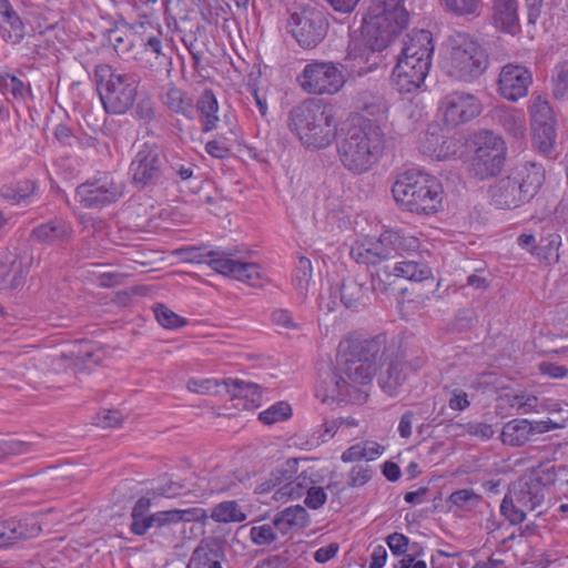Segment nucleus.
Returning a JSON list of instances; mask_svg holds the SVG:
<instances>
[{"instance_id":"obj_1","label":"nucleus","mask_w":568,"mask_h":568,"mask_svg":"<svg viewBox=\"0 0 568 568\" xmlns=\"http://www.w3.org/2000/svg\"><path fill=\"white\" fill-rule=\"evenodd\" d=\"M385 351V334L348 343L339 355L338 367L327 373L316 386V397L323 403H365L368 397L366 386L376 371L375 361Z\"/></svg>"},{"instance_id":"obj_2","label":"nucleus","mask_w":568,"mask_h":568,"mask_svg":"<svg viewBox=\"0 0 568 568\" xmlns=\"http://www.w3.org/2000/svg\"><path fill=\"white\" fill-rule=\"evenodd\" d=\"M363 22V43L355 42L348 55L369 62V52L374 54L386 49L407 27L408 12L403 0H373Z\"/></svg>"},{"instance_id":"obj_3","label":"nucleus","mask_w":568,"mask_h":568,"mask_svg":"<svg viewBox=\"0 0 568 568\" xmlns=\"http://www.w3.org/2000/svg\"><path fill=\"white\" fill-rule=\"evenodd\" d=\"M386 148V134L376 120L357 116L337 144V154L345 170L364 174L378 163Z\"/></svg>"},{"instance_id":"obj_4","label":"nucleus","mask_w":568,"mask_h":568,"mask_svg":"<svg viewBox=\"0 0 568 568\" xmlns=\"http://www.w3.org/2000/svg\"><path fill=\"white\" fill-rule=\"evenodd\" d=\"M288 128L306 149L320 150L335 140L337 121L331 105L307 99L290 111Z\"/></svg>"},{"instance_id":"obj_5","label":"nucleus","mask_w":568,"mask_h":568,"mask_svg":"<svg viewBox=\"0 0 568 568\" xmlns=\"http://www.w3.org/2000/svg\"><path fill=\"white\" fill-rule=\"evenodd\" d=\"M434 53L433 36L427 30H416L406 36L392 79L400 93H410L424 83Z\"/></svg>"},{"instance_id":"obj_6","label":"nucleus","mask_w":568,"mask_h":568,"mask_svg":"<svg viewBox=\"0 0 568 568\" xmlns=\"http://www.w3.org/2000/svg\"><path fill=\"white\" fill-rule=\"evenodd\" d=\"M394 200L412 213L433 214L442 206V185L419 171L400 174L392 186Z\"/></svg>"},{"instance_id":"obj_7","label":"nucleus","mask_w":568,"mask_h":568,"mask_svg":"<svg viewBox=\"0 0 568 568\" xmlns=\"http://www.w3.org/2000/svg\"><path fill=\"white\" fill-rule=\"evenodd\" d=\"M93 77L106 113L124 114L134 105L141 82L138 73L119 72L109 64H98Z\"/></svg>"},{"instance_id":"obj_8","label":"nucleus","mask_w":568,"mask_h":568,"mask_svg":"<svg viewBox=\"0 0 568 568\" xmlns=\"http://www.w3.org/2000/svg\"><path fill=\"white\" fill-rule=\"evenodd\" d=\"M546 484L540 471L521 475L514 481L500 504V514L511 525L525 521L527 511H534L545 500Z\"/></svg>"},{"instance_id":"obj_9","label":"nucleus","mask_w":568,"mask_h":568,"mask_svg":"<svg viewBox=\"0 0 568 568\" xmlns=\"http://www.w3.org/2000/svg\"><path fill=\"white\" fill-rule=\"evenodd\" d=\"M298 459L290 458L274 468L270 475L262 478L255 487L256 494H267L274 490L273 499L276 501H287L298 499L310 489L311 484H316L313 478L315 471L308 468L298 473Z\"/></svg>"},{"instance_id":"obj_10","label":"nucleus","mask_w":568,"mask_h":568,"mask_svg":"<svg viewBox=\"0 0 568 568\" xmlns=\"http://www.w3.org/2000/svg\"><path fill=\"white\" fill-rule=\"evenodd\" d=\"M449 73L462 80L471 81L484 73L488 67L485 49L469 34L456 32L448 38Z\"/></svg>"},{"instance_id":"obj_11","label":"nucleus","mask_w":568,"mask_h":568,"mask_svg":"<svg viewBox=\"0 0 568 568\" xmlns=\"http://www.w3.org/2000/svg\"><path fill=\"white\" fill-rule=\"evenodd\" d=\"M328 27L325 13L312 4L297 6L286 23L287 31L303 49L317 47L325 39Z\"/></svg>"},{"instance_id":"obj_12","label":"nucleus","mask_w":568,"mask_h":568,"mask_svg":"<svg viewBox=\"0 0 568 568\" xmlns=\"http://www.w3.org/2000/svg\"><path fill=\"white\" fill-rule=\"evenodd\" d=\"M469 172L479 180L496 176L505 165L507 148L500 135L483 130L476 135Z\"/></svg>"},{"instance_id":"obj_13","label":"nucleus","mask_w":568,"mask_h":568,"mask_svg":"<svg viewBox=\"0 0 568 568\" xmlns=\"http://www.w3.org/2000/svg\"><path fill=\"white\" fill-rule=\"evenodd\" d=\"M297 82L310 94H335L344 87L345 78L337 64L313 61L304 67Z\"/></svg>"},{"instance_id":"obj_14","label":"nucleus","mask_w":568,"mask_h":568,"mask_svg":"<svg viewBox=\"0 0 568 568\" xmlns=\"http://www.w3.org/2000/svg\"><path fill=\"white\" fill-rule=\"evenodd\" d=\"M164 162L161 146L144 142L130 164L132 183L140 189L156 184L162 178Z\"/></svg>"},{"instance_id":"obj_15","label":"nucleus","mask_w":568,"mask_h":568,"mask_svg":"<svg viewBox=\"0 0 568 568\" xmlns=\"http://www.w3.org/2000/svg\"><path fill=\"white\" fill-rule=\"evenodd\" d=\"M80 204L87 209H100L116 202L124 195V183L113 175L87 181L75 190Z\"/></svg>"},{"instance_id":"obj_16","label":"nucleus","mask_w":568,"mask_h":568,"mask_svg":"<svg viewBox=\"0 0 568 568\" xmlns=\"http://www.w3.org/2000/svg\"><path fill=\"white\" fill-rule=\"evenodd\" d=\"M430 275L432 271L425 263L413 260L396 262L393 266L385 264L372 273L373 288L386 291L387 285L393 284V278L422 282Z\"/></svg>"},{"instance_id":"obj_17","label":"nucleus","mask_w":568,"mask_h":568,"mask_svg":"<svg viewBox=\"0 0 568 568\" xmlns=\"http://www.w3.org/2000/svg\"><path fill=\"white\" fill-rule=\"evenodd\" d=\"M424 356H416L407 359L403 354H396L390 358L385 371L378 376V384L389 396H396L399 388L406 383L408 376L425 365Z\"/></svg>"},{"instance_id":"obj_18","label":"nucleus","mask_w":568,"mask_h":568,"mask_svg":"<svg viewBox=\"0 0 568 568\" xmlns=\"http://www.w3.org/2000/svg\"><path fill=\"white\" fill-rule=\"evenodd\" d=\"M561 425L551 419L529 422L524 418H515L507 422L501 429L500 439L503 444L520 447L534 439L536 435H540L557 428Z\"/></svg>"},{"instance_id":"obj_19","label":"nucleus","mask_w":568,"mask_h":568,"mask_svg":"<svg viewBox=\"0 0 568 568\" xmlns=\"http://www.w3.org/2000/svg\"><path fill=\"white\" fill-rule=\"evenodd\" d=\"M440 109L445 123L450 126H457L478 116L481 112V104L473 94L453 92L443 99Z\"/></svg>"},{"instance_id":"obj_20","label":"nucleus","mask_w":568,"mask_h":568,"mask_svg":"<svg viewBox=\"0 0 568 568\" xmlns=\"http://www.w3.org/2000/svg\"><path fill=\"white\" fill-rule=\"evenodd\" d=\"M531 83L532 75L526 67L509 63L500 71L498 91L504 99L517 102L527 95Z\"/></svg>"},{"instance_id":"obj_21","label":"nucleus","mask_w":568,"mask_h":568,"mask_svg":"<svg viewBox=\"0 0 568 568\" xmlns=\"http://www.w3.org/2000/svg\"><path fill=\"white\" fill-rule=\"evenodd\" d=\"M210 267L220 274L257 286L261 280L260 266L256 263L241 262L231 258V253H211Z\"/></svg>"},{"instance_id":"obj_22","label":"nucleus","mask_w":568,"mask_h":568,"mask_svg":"<svg viewBox=\"0 0 568 568\" xmlns=\"http://www.w3.org/2000/svg\"><path fill=\"white\" fill-rule=\"evenodd\" d=\"M509 175L530 202L544 185L546 171L542 164L527 161L513 168Z\"/></svg>"},{"instance_id":"obj_23","label":"nucleus","mask_w":568,"mask_h":568,"mask_svg":"<svg viewBox=\"0 0 568 568\" xmlns=\"http://www.w3.org/2000/svg\"><path fill=\"white\" fill-rule=\"evenodd\" d=\"M489 194L491 202L498 209L511 210L529 203L509 174L497 180L489 187Z\"/></svg>"},{"instance_id":"obj_24","label":"nucleus","mask_w":568,"mask_h":568,"mask_svg":"<svg viewBox=\"0 0 568 568\" xmlns=\"http://www.w3.org/2000/svg\"><path fill=\"white\" fill-rule=\"evenodd\" d=\"M71 224L62 219H53L36 226L31 231V239L47 245H59L68 242L72 236Z\"/></svg>"},{"instance_id":"obj_25","label":"nucleus","mask_w":568,"mask_h":568,"mask_svg":"<svg viewBox=\"0 0 568 568\" xmlns=\"http://www.w3.org/2000/svg\"><path fill=\"white\" fill-rule=\"evenodd\" d=\"M493 23L501 32L515 34L519 30L518 0H494Z\"/></svg>"},{"instance_id":"obj_26","label":"nucleus","mask_w":568,"mask_h":568,"mask_svg":"<svg viewBox=\"0 0 568 568\" xmlns=\"http://www.w3.org/2000/svg\"><path fill=\"white\" fill-rule=\"evenodd\" d=\"M41 532L37 523L7 520L0 521V548L10 547L21 540L34 538Z\"/></svg>"},{"instance_id":"obj_27","label":"nucleus","mask_w":568,"mask_h":568,"mask_svg":"<svg viewBox=\"0 0 568 568\" xmlns=\"http://www.w3.org/2000/svg\"><path fill=\"white\" fill-rule=\"evenodd\" d=\"M224 385L230 396L240 402L236 404L237 406L242 405L244 409H253L261 405L262 390L257 384L229 378L224 381Z\"/></svg>"},{"instance_id":"obj_28","label":"nucleus","mask_w":568,"mask_h":568,"mask_svg":"<svg viewBox=\"0 0 568 568\" xmlns=\"http://www.w3.org/2000/svg\"><path fill=\"white\" fill-rule=\"evenodd\" d=\"M494 121L515 140L526 136V119L521 111L509 106H497L493 111Z\"/></svg>"},{"instance_id":"obj_29","label":"nucleus","mask_w":568,"mask_h":568,"mask_svg":"<svg viewBox=\"0 0 568 568\" xmlns=\"http://www.w3.org/2000/svg\"><path fill=\"white\" fill-rule=\"evenodd\" d=\"M29 272V263L13 252L0 255V278L12 287L19 286Z\"/></svg>"},{"instance_id":"obj_30","label":"nucleus","mask_w":568,"mask_h":568,"mask_svg":"<svg viewBox=\"0 0 568 568\" xmlns=\"http://www.w3.org/2000/svg\"><path fill=\"white\" fill-rule=\"evenodd\" d=\"M131 30L141 38L146 51L162 54V31L159 23L149 17H140L130 24Z\"/></svg>"},{"instance_id":"obj_31","label":"nucleus","mask_w":568,"mask_h":568,"mask_svg":"<svg viewBox=\"0 0 568 568\" xmlns=\"http://www.w3.org/2000/svg\"><path fill=\"white\" fill-rule=\"evenodd\" d=\"M39 183L36 180L22 179L10 182L0 189V196L10 204H29L31 199L37 195Z\"/></svg>"},{"instance_id":"obj_32","label":"nucleus","mask_w":568,"mask_h":568,"mask_svg":"<svg viewBox=\"0 0 568 568\" xmlns=\"http://www.w3.org/2000/svg\"><path fill=\"white\" fill-rule=\"evenodd\" d=\"M0 36L11 43H19L24 37V23L11 3L0 7Z\"/></svg>"},{"instance_id":"obj_33","label":"nucleus","mask_w":568,"mask_h":568,"mask_svg":"<svg viewBox=\"0 0 568 568\" xmlns=\"http://www.w3.org/2000/svg\"><path fill=\"white\" fill-rule=\"evenodd\" d=\"M162 103L172 112L193 119V100L183 90L171 85L161 95Z\"/></svg>"},{"instance_id":"obj_34","label":"nucleus","mask_w":568,"mask_h":568,"mask_svg":"<svg viewBox=\"0 0 568 568\" xmlns=\"http://www.w3.org/2000/svg\"><path fill=\"white\" fill-rule=\"evenodd\" d=\"M196 110L200 112L201 121L203 123V131L209 132L216 128L219 116V103L211 90H204L196 101Z\"/></svg>"},{"instance_id":"obj_35","label":"nucleus","mask_w":568,"mask_h":568,"mask_svg":"<svg viewBox=\"0 0 568 568\" xmlns=\"http://www.w3.org/2000/svg\"><path fill=\"white\" fill-rule=\"evenodd\" d=\"M387 231V243L392 248L393 257L397 255H410L417 253L420 247V241L418 237L408 234L402 230H386Z\"/></svg>"},{"instance_id":"obj_36","label":"nucleus","mask_w":568,"mask_h":568,"mask_svg":"<svg viewBox=\"0 0 568 568\" xmlns=\"http://www.w3.org/2000/svg\"><path fill=\"white\" fill-rule=\"evenodd\" d=\"M531 125H557L554 110L548 99L542 94H534L529 105Z\"/></svg>"},{"instance_id":"obj_37","label":"nucleus","mask_w":568,"mask_h":568,"mask_svg":"<svg viewBox=\"0 0 568 568\" xmlns=\"http://www.w3.org/2000/svg\"><path fill=\"white\" fill-rule=\"evenodd\" d=\"M0 93L6 97L7 102H10L8 94L22 102L32 95L30 84L10 73H0Z\"/></svg>"},{"instance_id":"obj_38","label":"nucleus","mask_w":568,"mask_h":568,"mask_svg":"<svg viewBox=\"0 0 568 568\" xmlns=\"http://www.w3.org/2000/svg\"><path fill=\"white\" fill-rule=\"evenodd\" d=\"M210 517L215 523L221 524L243 523L246 519L245 513L235 500H225L216 504L211 509Z\"/></svg>"},{"instance_id":"obj_39","label":"nucleus","mask_w":568,"mask_h":568,"mask_svg":"<svg viewBox=\"0 0 568 568\" xmlns=\"http://www.w3.org/2000/svg\"><path fill=\"white\" fill-rule=\"evenodd\" d=\"M313 276V267L310 258L301 256L295 265L292 283L297 294L305 298Z\"/></svg>"},{"instance_id":"obj_40","label":"nucleus","mask_w":568,"mask_h":568,"mask_svg":"<svg viewBox=\"0 0 568 568\" xmlns=\"http://www.w3.org/2000/svg\"><path fill=\"white\" fill-rule=\"evenodd\" d=\"M356 109L367 115L378 116L386 112L387 103L383 97L364 91L357 95Z\"/></svg>"},{"instance_id":"obj_41","label":"nucleus","mask_w":568,"mask_h":568,"mask_svg":"<svg viewBox=\"0 0 568 568\" xmlns=\"http://www.w3.org/2000/svg\"><path fill=\"white\" fill-rule=\"evenodd\" d=\"M531 130L536 148L544 154H550L557 138L556 125H531Z\"/></svg>"},{"instance_id":"obj_42","label":"nucleus","mask_w":568,"mask_h":568,"mask_svg":"<svg viewBox=\"0 0 568 568\" xmlns=\"http://www.w3.org/2000/svg\"><path fill=\"white\" fill-rule=\"evenodd\" d=\"M349 254L356 263L374 266L376 271L381 267L379 265L383 264L368 240L357 241L351 247Z\"/></svg>"},{"instance_id":"obj_43","label":"nucleus","mask_w":568,"mask_h":568,"mask_svg":"<svg viewBox=\"0 0 568 568\" xmlns=\"http://www.w3.org/2000/svg\"><path fill=\"white\" fill-rule=\"evenodd\" d=\"M551 91L556 100L568 99V60L555 65L551 74Z\"/></svg>"},{"instance_id":"obj_44","label":"nucleus","mask_w":568,"mask_h":568,"mask_svg":"<svg viewBox=\"0 0 568 568\" xmlns=\"http://www.w3.org/2000/svg\"><path fill=\"white\" fill-rule=\"evenodd\" d=\"M105 41L120 57L129 53L133 47L132 39L125 31L118 28L108 31Z\"/></svg>"},{"instance_id":"obj_45","label":"nucleus","mask_w":568,"mask_h":568,"mask_svg":"<svg viewBox=\"0 0 568 568\" xmlns=\"http://www.w3.org/2000/svg\"><path fill=\"white\" fill-rule=\"evenodd\" d=\"M292 414L291 406L285 402H278L258 414V419L265 425L283 422Z\"/></svg>"},{"instance_id":"obj_46","label":"nucleus","mask_w":568,"mask_h":568,"mask_svg":"<svg viewBox=\"0 0 568 568\" xmlns=\"http://www.w3.org/2000/svg\"><path fill=\"white\" fill-rule=\"evenodd\" d=\"M341 301L347 308L356 307L363 297L362 286L355 281H344L339 288Z\"/></svg>"},{"instance_id":"obj_47","label":"nucleus","mask_w":568,"mask_h":568,"mask_svg":"<svg viewBox=\"0 0 568 568\" xmlns=\"http://www.w3.org/2000/svg\"><path fill=\"white\" fill-rule=\"evenodd\" d=\"M154 313L159 324L165 328H179L186 324L185 318L181 317L163 304L156 305Z\"/></svg>"},{"instance_id":"obj_48","label":"nucleus","mask_w":568,"mask_h":568,"mask_svg":"<svg viewBox=\"0 0 568 568\" xmlns=\"http://www.w3.org/2000/svg\"><path fill=\"white\" fill-rule=\"evenodd\" d=\"M481 497L470 489H459L450 494L448 503L458 507L471 509L477 506Z\"/></svg>"},{"instance_id":"obj_49","label":"nucleus","mask_w":568,"mask_h":568,"mask_svg":"<svg viewBox=\"0 0 568 568\" xmlns=\"http://www.w3.org/2000/svg\"><path fill=\"white\" fill-rule=\"evenodd\" d=\"M252 541L257 546H270L277 539L274 527L268 524L254 526L250 530Z\"/></svg>"},{"instance_id":"obj_50","label":"nucleus","mask_w":568,"mask_h":568,"mask_svg":"<svg viewBox=\"0 0 568 568\" xmlns=\"http://www.w3.org/2000/svg\"><path fill=\"white\" fill-rule=\"evenodd\" d=\"M445 9L456 16L474 14L480 3L479 0H442Z\"/></svg>"},{"instance_id":"obj_51","label":"nucleus","mask_w":568,"mask_h":568,"mask_svg":"<svg viewBox=\"0 0 568 568\" xmlns=\"http://www.w3.org/2000/svg\"><path fill=\"white\" fill-rule=\"evenodd\" d=\"M217 558V554L204 547H197L191 556L187 568H207Z\"/></svg>"},{"instance_id":"obj_52","label":"nucleus","mask_w":568,"mask_h":568,"mask_svg":"<svg viewBox=\"0 0 568 568\" xmlns=\"http://www.w3.org/2000/svg\"><path fill=\"white\" fill-rule=\"evenodd\" d=\"M122 414L116 409H102L94 417V425L102 428H112L121 425Z\"/></svg>"},{"instance_id":"obj_53","label":"nucleus","mask_w":568,"mask_h":568,"mask_svg":"<svg viewBox=\"0 0 568 568\" xmlns=\"http://www.w3.org/2000/svg\"><path fill=\"white\" fill-rule=\"evenodd\" d=\"M292 527L303 528L308 523V514L303 506L296 505L281 511Z\"/></svg>"},{"instance_id":"obj_54","label":"nucleus","mask_w":568,"mask_h":568,"mask_svg":"<svg viewBox=\"0 0 568 568\" xmlns=\"http://www.w3.org/2000/svg\"><path fill=\"white\" fill-rule=\"evenodd\" d=\"M373 470L368 466H354L348 474L349 487H362L371 480Z\"/></svg>"},{"instance_id":"obj_55","label":"nucleus","mask_w":568,"mask_h":568,"mask_svg":"<svg viewBox=\"0 0 568 568\" xmlns=\"http://www.w3.org/2000/svg\"><path fill=\"white\" fill-rule=\"evenodd\" d=\"M305 505L311 509L321 508L327 499V495L323 487L315 486V484L310 485V489L306 491Z\"/></svg>"},{"instance_id":"obj_56","label":"nucleus","mask_w":568,"mask_h":568,"mask_svg":"<svg viewBox=\"0 0 568 568\" xmlns=\"http://www.w3.org/2000/svg\"><path fill=\"white\" fill-rule=\"evenodd\" d=\"M387 231H384L376 240H368L382 263L388 261L389 258H393L392 248L387 243Z\"/></svg>"},{"instance_id":"obj_57","label":"nucleus","mask_w":568,"mask_h":568,"mask_svg":"<svg viewBox=\"0 0 568 568\" xmlns=\"http://www.w3.org/2000/svg\"><path fill=\"white\" fill-rule=\"evenodd\" d=\"M387 546L395 556L405 555L409 539L403 534L394 532L386 538Z\"/></svg>"},{"instance_id":"obj_58","label":"nucleus","mask_w":568,"mask_h":568,"mask_svg":"<svg viewBox=\"0 0 568 568\" xmlns=\"http://www.w3.org/2000/svg\"><path fill=\"white\" fill-rule=\"evenodd\" d=\"M539 372L550 378L561 379L568 376V368L551 362H541L538 365Z\"/></svg>"},{"instance_id":"obj_59","label":"nucleus","mask_w":568,"mask_h":568,"mask_svg":"<svg viewBox=\"0 0 568 568\" xmlns=\"http://www.w3.org/2000/svg\"><path fill=\"white\" fill-rule=\"evenodd\" d=\"M134 112L140 120L150 122L155 118L154 102L150 98H143L139 100Z\"/></svg>"},{"instance_id":"obj_60","label":"nucleus","mask_w":568,"mask_h":568,"mask_svg":"<svg viewBox=\"0 0 568 568\" xmlns=\"http://www.w3.org/2000/svg\"><path fill=\"white\" fill-rule=\"evenodd\" d=\"M178 516H180V523L182 521H199L205 524L209 515L205 509L200 507H193L187 509H176Z\"/></svg>"},{"instance_id":"obj_61","label":"nucleus","mask_w":568,"mask_h":568,"mask_svg":"<svg viewBox=\"0 0 568 568\" xmlns=\"http://www.w3.org/2000/svg\"><path fill=\"white\" fill-rule=\"evenodd\" d=\"M155 528L161 529L180 523L176 509L162 510L154 513Z\"/></svg>"},{"instance_id":"obj_62","label":"nucleus","mask_w":568,"mask_h":568,"mask_svg":"<svg viewBox=\"0 0 568 568\" xmlns=\"http://www.w3.org/2000/svg\"><path fill=\"white\" fill-rule=\"evenodd\" d=\"M187 260L190 262H196V263H207L210 266V262L213 260L211 253H224L223 251H214V250H206L202 247H189L185 250Z\"/></svg>"},{"instance_id":"obj_63","label":"nucleus","mask_w":568,"mask_h":568,"mask_svg":"<svg viewBox=\"0 0 568 568\" xmlns=\"http://www.w3.org/2000/svg\"><path fill=\"white\" fill-rule=\"evenodd\" d=\"M182 42L192 55L195 65H199L203 58V51L199 47L196 37L193 33L184 34Z\"/></svg>"},{"instance_id":"obj_64","label":"nucleus","mask_w":568,"mask_h":568,"mask_svg":"<svg viewBox=\"0 0 568 568\" xmlns=\"http://www.w3.org/2000/svg\"><path fill=\"white\" fill-rule=\"evenodd\" d=\"M272 321L275 325L288 329H296L297 324L294 322L291 313L287 310L278 308L272 313Z\"/></svg>"}]
</instances>
